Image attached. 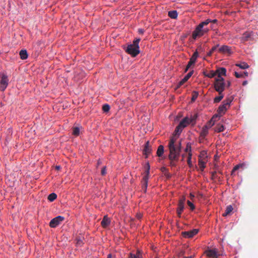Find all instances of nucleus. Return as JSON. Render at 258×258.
Listing matches in <instances>:
<instances>
[{
  "label": "nucleus",
  "mask_w": 258,
  "mask_h": 258,
  "mask_svg": "<svg viewBox=\"0 0 258 258\" xmlns=\"http://www.w3.org/2000/svg\"><path fill=\"white\" fill-rule=\"evenodd\" d=\"M169 154L168 158L170 160H177L180 155L181 148V141H176V137H172L168 144Z\"/></svg>",
  "instance_id": "f257e3e1"
},
{
  "label": "nucleus",
  "mask_w": 258,
  "mask_h": 258,
  "mask_svg": "<svg viewBox=\"0 0 258 258\" xmlns=\"http://www.w3.org/2000/svg\"><path fill=\"white\" fill-rule=\"evenodd\" d=\"M210 19H207L200 23L196 27L195 30L192 33V37L195 40L198 37H200L203 36L205 33L209 31V29L206 27V26L210 23Z\"/></svg>",
  "instance_id": "f03ea898"
},
{
  "label": "nucleus",
  "mask_w": 258,
  "mask_h": 258,
  "mask_svg": "<svg viewBox=\"0 0 258 258\" xmlns=\"http://www.w3.org/2000/svg\"><path fill=\"white\" fill-rule=\"evenodd\" d=\"M140 41V38L134 40L132 44L128 45L125 51L133 57L136 56L140 53L139 43Z\"/></svg>",
  "instance_id": "7ed1b4c3"
},
{
  "label": "nucleus",
  "mask_w": 258,
  "mask_h": 258,
  "mask_svg": "<svg viewBox=\"0 0 258 258\" xmlns=\"http://www.w3.org/2000/svg\"><path fill=\"white\" fill-rule=\"evenodd\" d=\"M214 84V88L218 93H221V92H223L224 91L226 83L224 82V79L223 77L215 78Z\"/></svg>",
  "instance_id": "20e7f679"
},
{
  "label": "nucleus",
  "mask_w": 258,
  "mask_h": 258,
  "mask_svg": "<svg viewBox=\"0 0 258 258\" xmlns=\"http://www.w3.org/2000/svg\"><path fill=\"white\" fill-rule=\"evenodd\" d=\"M0 90L2 91H4L8 85L9 79L8 78V76L4 73L0 74Z\"/></svg>",
  "instance_id": "39448f33"
},
{
  "label": "nucleus",
  "mask_w": 258,
  "mask_h": 258,
  "mask_svg": "<svg viewBox=\"0 0 258 258\" xmlns=\"http://www.w3.org/2000/svg\"><path fill=\"white\" fill-rule=\"evenodd\" d=\"M197 117V115H194L190 119L188 117H185L180 121L178 125L183 129L185 127L187 126L190 123L195 122Z\"/></svg>",
  "instance_id": "423d86ee"
},
{
  "label": "nucleus",
  "mask_w": 258,
  "mask_h": 258,
  "mask_svg": "<svg viewBox=\"0 0 258 258\" xmlns=\"http://www.w3.org/2000/svg\"><path fill=\"white\" fill-rule=\"evenodd\" d=\"M64 218L61 216H58L52 219L49 222V226L51 228H55L59 225L63 221Z\"/></svg>",
  "instance_id": "0eeeda50"
},
{
  "label": "nucleus",
  "mask_w": 258,
  "mask_h": 258,
  "mask_svg": "<svg viewBox=\"0 0 258 258\" xmlns=\"http://www.w3.org/2000/svg\"><path fill=\"white\" fill-rule=\"evenodd\" d=\"M149 173V165H148V170L147 171V173L145 175H144L143 176L142 181V190H143L144 192H145V193L147 191V186H148Z\"/></svg>",
  "instance_id": "6e6552de"
},
{
  "label": "nucleus",
  "mask_w": 258,
  "mask_h": 258,
  "mask_svg": "<svg viewBox=\"0 0 258 258\" xmlns=\"http://www.w3.org/2000/svg\"><path fill=\"white\" fill-rule=\"evenodd\" d=\"M185 201V198L182 197L179 201L178 204V207L176 210L177 215L179 217H181V213L184 208V202Z\"/></svg>",
  "instance_id": "1a4fd4ad"
},
{
  "label": "nucleus",
  "mask_w": 258,
  "mask_h": 258,
  "mask_svg": "<svg viewBox=\"0 0 258 258\" xmlns=\"http://www.w3.org/2000/svg\"><path fill=\"white\" fill-rule=\"evenodd\" d=\"M199 230L194 229L190 231L182 232V236L185 238H192L198 233Z\"/></svg>",
  "instance_id": "9d476101"
},
{
  "label": "nucleus",
  "mask_w": 258,
  "mask_h": 258,
  "mask_svg": "<svg viewBox=\"0 0 258 258\" xmlns=\"http://www.w3.org/2000/svg\"><path fill=\"white\" fill-rule=\"evenodd\" d=\"M205 253L208 258H218L219 256L216 249L207 250Z\"/></svg>",
  "instance_id": "9b49d317"
},
{
  "label": "nucleus",
  "mask_w": 258,
  "mask_h": 258,
  "mask_svg": "<svg viewBox=\"0 0 258 258\" xmlns=\"http://www.w3.org/2000/svg\"><path fill=\"white\" fill-rule=\"evenodd\" d=\"M194 71L189 72L177 84V88H179L183 85L192 76Z\"/></svg>",
  "instance_id": "f8f14e48"
},
{
  "label": "nucleus",
  "mask_w": 258,
  "mask_h": 258,
  "mask_svg": "<svg viewBox=\"0 0 258 258\" xmlns=\"http://www.w3.org/2000/svg\"><path fill=\"white\" fill-rule=\"evenodd\" d=\"M219 52L222 53H228L229 54L232 53L231 49L227 45H223L219 49Z\"/></svg>",
  "instance_id": "ddd939ff"
},
{
  "label": "nucleus",
  "mask_w": 258,
  "mask_h": 258,
  "mask_svg": "<svg viewBox=\"0 0 258 258\" xmlns=\"http://www.w3.org/2000/svg\"><path fill=\"white\" fill-rule=\"evenodd\" d=\"M215 72L216 73L217 76L216 78H219V77H222V76H225L226 75V69L224 68H220Z\"/></svg>",
  "instance_id": "4468645a"
},
{
  "label": "nucleus",
  "mask_w": 258,
  "mask_h": 258,
  "mask_svg": "<svg viewBox=\"0 0 258 258\" xmlns=\"http://www.w3.org/2000/svg\"><path fill=\"white\" fill-rule=\"evenodd\" d=\"M151 151L152 150L150 146L149 141H147L145 145V147L143 150L144 154L146 155V158H147L150 154Z\"/></svg>",
  "instance_id": "2eb2a0df"
},
{
  "label": "nucleus",
  "mask_w": 258,
  "mask_h": 258,
  "mask_svg": "<svg viewBox=\"0 0 258 258\" xmlns=\"http://www.w3.org/2000/svg\"><path fill=\"white\" fill-rule=\"evenodd\" d=\"M110 223V220L107 217V216H104L101 222V226L103 228H106L107 227Z\"/></svg>",
  "instance_id": "dca6fc26"
},
{
  "label": "nucleus",
  "mask_w": 258,
  "mask_h": 258,
  "mask_svg": "<svg viewBox=\"0 0 258 258\" xmlns=\"http://www.w3.org/2000/svg\"><path fill=\"white\" fill-rule=\"evenodd\" d=\"M228 108L226 105L223 103L219 107L217 112L220 115H222L225 113Z\"/></svg>",
  "instance_id": "f3484780"
},
{
  "label": "nucleus",
  "mask_w": 258,
  "mask_h": 258,
  "mask_svg": "<svg viewBox=\"0 0 258 258\" xmlns=\"http://www.w3.org/2000/svg\"><path fill=\"white\" fill-rule=\"evenodd\" d=\"M233 210V208L231 205L228 206L226 208L225 212L224 213H223L222 216L224 217H226V216L229 215L231 213V212Z\"/></svg>",
  "instance_id": "a211bd4d"
},
{
  "label": "nucleus",
  "mask_w": 258,
  "mask_h": 258,
  "mask_svg": "<svg viewBox=\"0 0 258 258\" xmlns=\"http://www.w3.org/2000/svg\"><path fill=\"white\" fill-rule=\"evenodd\" d=\"M182 130L183 129L179 125H178L175 128V130L174 131V134L173 137L175 136L176 137V139H177L178 138L179 135L181 133Z\"/></svg>",
  "instance_id": "6ab92c4d"
},
{
  "label": "nucleus",
  "mask_w": 258,
  "mask_h": 258,
  "mask_svg": "<svg viewBox=\"0 0 258 258\" xmlns=\"http://www.w3.org/2000/svg\"><path fill=\"white\" fill-rule=\"evenodd\" d=\"M209 129L205 125L203 127L202 130L200 133V136L204 138L208 134Z\"/></svg>",
  "instance_id": "aec40b11"
},
{
  "label": "nucleus",
  "mask_w": 258,
  "mask_h": 258,
  "mask_svg": "<svg viewBox=\"0 0 258 258\" xmlns=\"http://www.w3.org/2000/svg\"><path fill=\"white\" fill-rule=\"evenodd\" d=\"M82 127L74 126L73 127V135L75 136H78L80 135V130Z\"/></svg>",
  "instance_id": "412c9836"
},
{
  "label": "nucleus",
  "mask_w": 258,
  "mask_h": 258,
  "mask_svg": "<svg viewBox=\"0 0 258 258\" xmlns=\"http://www.w3.org/2000/svg\"><path fill=\"white\" fill-rule=\"evenodd\" d=\"M19 54L20 56V58L22 59H25L28 57L27 52L26 50H25V49L21 50L20 51Z\"/></svg>",
  "instance_id": "4be33fe9"
},
{
  "label": "nucleus",
  "mask_w": 258,
  "mask_h": 258,
  "mask_svg": "<svg viewBox=\"0 0 258 258\" xmlns=\"http://www.w3.org/2000/svg\"><path fill=\"white\" fill-rule=\"evenodd\" d=\"M251 37V34L249 32L244 33L241 37V40L243 42L247 41Z\"/></svg>",
  "instance_id": "5701e85b"
},
{
  "label": "nucleus",
  "mask_w": 258,
  "mask_h": 258,
  "mask_svg": "<svg viewBox=\"0 0 258 258\" xmlns=\"http://www.w3.org/2000/svg\"><path fill=\"white\" fill-rule=\"evenodd\" d=\"M164 153V147L163 145H160L157 151V155L158 157H161Z\"/></svg>",
  "instance_id": "b1692460"
},
{
  "label": "nucleus",
  "mask_w": 258,
  "mask_h": 258,
  "mask_svg": "<svg viewBox=\"0 0 258 258\" xmlns=\"http://www.w3.org/2000/svg\"><path fill=\"white\" fill-rule=\"evenodd\" d=\"M178 14L176 11H171L168 12V16L172 19H176L177 17Z\"/></svg>",
  "instance_id": "393cba45"
},
{
  "label": "nucleus",
  "mask_w": 258,
  "mask_h": 258,
  "mask_svg": "<svg viewBox=\"0 0 258 258\" xmlns=\"http://www.w3.org/2000/svg\"><path fill=\"white\" fill-rule=\"evenodd\" d=\"M236 66L242 69H245L249 68V66L247 64V63H246L245 62H242L239 63H236Z\"/></svg>",
  "instance_id": "a878e982"
},
{
  "label": "nucleus",
  "mask_w": 258,
  "mask_h": 258,
  "mask_svg": "<svg viewBox=\"0 0 258 258\" xmlns=\"http://www.w3.org/2000/svg\"><path fill=\"white\" fill-rule=\"evenodd\" d=\"M219 96L216 97L214 99V103H218L224 97V95L222 93V92H221V93H219Z\"/></svg>",
  "instance_id": "bb28decb"
},
{
  "label": "nucleus",
  "mask_w": 258,
  "mask_h": 258,
  "mask_svg": "<svg viewBox=\"0 0 258 258\" xmlns=\"http://www.w3.org/2000/svg\"><path fill=\"white\" fill-rule=\"evenodd\" d=\"M224 127L223 125L220 124H217L215 128V132H217L218 133L223 132L224 131Z\"/></svg>",
  "instance_id": "cd10ccee"
},
{
  "label": "nucleus",
  "mask_w": 258,
  "mask_h": 258,
  "mask_svg": "<svg viewBox=\"0 0 258 258\" xmlns=\"http://www.w3.org/2000/svg\"><path fill=\"white\" fill-rule=\"evenodd\" d=\"M57 198V195L55 193H51L50 194L47 198L48 200H49L50 202H53L54 200H55Z\"/></svg>",
  "instance_id": "c85d7f7f"
},
{
  "label": "nucleus",
  "mask_w": 258,
  "mask_h": 258,
  "mask_svg": "<svg viewBox=\"0 0 258 258\" xmlns=\"http://www.w3.org/2000/svg\"><path fill=\"white\" fill-rule=\"evenodd\" d=\"M206 161H204L203 159H199V165L201 169V170H203L205 168Z\"/></svg>",
  "instance_id": "c756f323"
},
{
  "label": "nucleus",
  "mask_w": 258,
  "mask_h": 258,
  "mask_svg": "<svg viewBox=\"0 0 258 258\" xmlns=\"http://www.w3.org/2000/svg\"><path fill=\"white\" fill-rule=\"evenodd\" d=\"M205 75L206 77H208V78H214L216 76V73L215 71H210V72L208 74H205Z\"/></svg>",
  "instance_id": "7c9ffc66"
},
{
  "label": "nucleus",
  "mask_w": 258,
  "mask_h": 258,
  "mask_svg": "<svg viewBox=\"0 0 258 258\" xmlns=\"http://www.w3.org/2000/svg\"><path fill=\"white\" fill-rule=\"evenodd\" d=\"M215 121L213 120V118H212L206 125L205 126H207L208 129L210 128L214 124Z\"/></svg>",
  "instance_id": "2f4dec72"
},
{
  "label": "nucleus",
  "mask_w": 258,
  "mask_h": 258,
  "mask_svg": "<svg viewBox=\"0 0 258 258\" xmlns=\"http://www.w3.org/2000/svg\"><path fill=\"white\" fill-rule=\"evenodd\" d=\"M199 56V53L197 51H196L192 55L191 57H190V59L191 60H192L193 61L195 62L197 60V59Z\"/></svg>",
  "instance_id": "473e14b6"
},
{
  "label": "nucleus",
  "mask_w": 258,
  "mask_h": 258,
  "mask_svg": "<svg viewBox=\"0 0 258 258\" xmlns=\"http://www.w3.org/2000/svg\"><path fill=\"white\" fill-rule=\"evenodd\" d=\"M199 93L197 91H194L192 92L191 101L194 102L198 98Z\"/></svg>",
  "instance_id": "72a5a7b5"
},
{
  "label": "nucleus",
  "mask_w": 258,
  "mask_h": 258,
  "mask_svg": "<svg viewBox=\"0 0 258 258\" xmlns=\"http://www.w3.org/2000/svg\"><path fill=\"white\" fill-rule=\"evenodd\" d=\"M232 100L233 99H231L230 98H227L223 102V103L226 105L228 107H229L230 105V103L232 101Z\"/></svg>",
  "instance_id": "f704fd0d"
},
{
  "label": "nucleus",
  "mask_w": 258,
  "mask_h": 258,
  "mask_svg": "<svg viewBox=\"0 0 258 258\" xmlns=\"http://www.w3.org/2000/svg\"><path fill=\"white\" fill-rule=\"evenodd\" d=\"M191 156H192V153H190L188 154L187 162L189 167H191V166H192Z\"/></svg>",
  "instance_id": "c9c22d12"
},
{
  "label": "nucleus",
  "mask_w": 258,
  "mask_h": 258,
  "mask_svg": "<svg viewBox=\"0 0 258 258\" xmlns=\"http://www.w3.org/2000/svg\"><path fill=\"white\" fill-rule=\"evenodd\" d=\"M184 151L185 152L188 153V154L191 153V145H190V143H188L186 144V148H185Z\"/></svg>",
  "instance_id": "e433bc0d"
},
{
  "label": "nucleus",
  "mask_w": 258,
  "mask_h": 258,
  "mask_svg": "<svg viewBox=\"0 0 258 258\" xmlns=\"http://www.w3.org/2000/svg\"><path fill=\"white\" fill-rule=\"evenodd\" d=\"M102 109L104 112H107L110 109V106L107 104H104L102 106Z\"/></svg>",
  "instance_id": "4c0bfd02"
},
{
  "label": "nucleus",
  "mask_w": 258,
  "mask_h": 258,
  "mask_svg": "<svg viewBox=\"0 0 258 258\" xmlns=\"http://www.w3.org/2000/svg\"><path fill=\"white\" fill-rule=\"evenodd\" d=\"M243 166L242 164H238V165H236V166H234V167L233 168V169H232V172H231V174H233V173L236 171V170H237L240 167H242Z\"/></svg>",
  "instance_id": "58836bf2"
},
{
  "label": "nucleus",
  "mask_w": 258,
  "mask_h": 258,
  "mask_svg": "<svg viewBox=\"0 0 258 258\" xmlns=\"http://www.w3.org/2000/svg\"><path fill=\"white\" fill-rule=\"evenodd\" d=\"M218 46H219V44H218V45H216V46H215L213 47L212 48V49H211V50H210V51H209V52L208 53V55L209 56L211 55V54L213 53V52H214V51H215V50H216Z\"/></svg>",
  "instance_id": "ea45409f"
},
{
  "label": "nucleus",
  "mask_w": 258,
  "mask_h": 258,
  "mask_svg": "<svg viewBox=\"0 0 258 258\" xmlns=\"http://www.w3.org/2000/svg\"><path fill=\"white\" fill-rule=\"evenodd\" d=\"M234 75H235V76L237 78H240L243 77V74L242 73H237L236 72H235Z\"/></svg>",
  "instance_id": "a19ab883"
},
{
  "label": "nucleus",
  "mask_w": 258,
  "mask_h": 258,
  "mask_svg": "<svg viewBox=\"0 0 258 258\" xmlns=\"http://www.w3.org/2000/svg\"><path fill=\"white\" fill-rule=\"evenodd\" d=\"M128 258H140L139 255L130 253L128 256Z\"/></svg>",
  "instance_id": "79ce46f5"
},
{
  "label": "nucleus",
  "mask_w": 258,
  "mask_h": 258,
  "mask_svg": "<svg viewBox=\"0 0 258 258\" xmlns=\"http://www.w3.org/2000/svg\"><path fill=\"white\" fill-rule=\"evenodd\" d=\"M187 203L191 210H194L195 209V206L191 202L187 201Z\"/></svg>",
  "instance_id": "37998d69"
},
{
  "label": "nucleus",
  "mask_w": 258,
  "mask_h": 258,
  "mask_svg": "<svg viewBox=\"0 0 258 258\" xmlns=\"http://www.w3.org/2000/svg\"><path fill=\"white\" fill-rule=\"evenodd\" d=\"M212 179H214L218 178L216 171H214L212 173Z\"/></svg>",
  "instance_id": "c03bdc74"
},
{
  "label": "nucleus",
  "mask_w": 258,
  "mask_h": 258,
  "mask_svg": "<svg viewBox=\"0 0 258 258\" xmlns=\"http://www.w3.org/2000/svg\"><path fill=\"white\" fill-rule=\"evenodd\" d=\"M101 173V175H103V176L105 175L106 174V167L105 166L103 167L102 168Z\"/></svg>",
  "instance_id": "a18cd8bd"
},
{
  "label": "nucleus",
  "mask_w": 258,
  "mask_h": 258,
  "mask_svg": "<svg viewBox=\"0 0 258 258\" xmlns=\"http://www.w3.org/2000/svg\"><path fill=\"white\" fill-rule=\"evenodd\" d=\"M195 63V62H194L192 60H191L190 59L189 61L188 62L187 65L190 66V67H191V66L193 65Z\"/></svg>",
  "instance_id": "49530a36"
},
{
  "label": "nucleus",
  "mask_w": 258,
  "mask_h": 258,
  "mask_svg": "<svg viewBox=\"0 0 258 258\" xmlns=\"http://www.w3.org/2000/svg\"><path fill=\"white\" fill-rule=\"evenodd\" d=\"M161 170L162 172H165L167 171V169L166 167H162L161 168Z\"/></svg>",
  "instance_id": "de8ad7c7"
},
{
  "label": "nucleus",
  "mask_w": 258,
  "mask_h": 258,
  "mask_svg": "<svg viewBox=\"0 0 258 258\" xmlns=\"http://www.w3.org/2000/svg\"><path fill=\"white\" fill-rule=\"evenodd\" d=\"M136 217L138 219H140L142 217V214H141V213L137 214Z\"/></svg>",
  "instance_id": "09e8293b"
},
{
  "label": "nucleus",
  "mask_w": 258,
  "mask_h": 258,
  "mask_svg": "<svg viewBox=\"0 0 258 258\" xmlns=\"http://www.w3.org/2000/svg\"><path fill=\"white\" fill-rule=\"evenodd\" d=\"M230 85H231V82H230V81H227V82H226V87H230Z\"/></svg>",
  "instance_id": "8fccbe9b"
},
{
  "label": "nucleus",
  "mask_w": 258,
  "mask_h": 258,
  "mask_svg": "<svg viewBox=\"0 0 258 258\" xmlns=\"http://www.w3.org/2000/svg\"><path fill=\"white\" fill-rule=\"evenodd\" d=\"M211 20V21L210 23H216L217 22V20H216V19H214L213 20Z\"/></svg>",
  "instance_id": "3c124183"
},
{
  "label": "nucleus",
  "mask_w": 258,
  "mask_h": 258,
  "mask_svg": "<svg viewBox=\"0 0 258 258\" xmlns=\"http://www.w3.org/2000/svg\"><path fill=\"white\" fill-rule=\"evenodd\" d=\"M138 32L140 34H143L144 33V30L142 29H139Z\"/></svg>",
  "instance_id": "603ef678"
},
{
  "label": "nucleus",
  "mask_w": 258,
  "mask_h": 258,
  "mask_svg": "<svg viewBox=\"0 0 258 258\" xmlns=\"http://www.w3.org/2000/svg\"><path fill=\"white\" fill-rule=\"evenodd\" d=\"M220 115L218 113V114H215L213 117L212 118H213V119L215 118H216V117H218L219 116H220Z\"/></svg>",
  "instance_id": "864d4df0"
},
{
  "label": "nucleus",
  "mask_w": 258,
  "mask_h": 258,
  "mask_svg": "<svg viewBox=\"0 0 258 258\" xmlns=\"http://www.w3.org/2000/svg\"><path fill=\"white\" fill-rule=\"evenodd\" d=\"M190 67V66H189L187 65V66H186V68H185V69L184 72H186L188 71V70L189 69V68Z\"/></svg>",
  "instance_id": "5fc2aeb1"
},
{
  "label": "nucleus",
  "mask_w": 258,
  "mask_h": 258,
  "mask_svg": "<svg viewBox=\"0 0 258 258\" xmlns=\"http://www.w3.org/2000/svg\"><path fill=\"white\" fill-rule=\"evenodd\" d=\"M190 67V66H189L187 65V66H186V68H185V69L184 72H186L188 71V70L189 69V68Z\"/></svg>",
  "instance_id": "6e6d98bb"
},
{
  "label": "nucleus",
  "mask_w": 258,
  "mask_h": 258,
  "mask_svg": "<svg viewBox=\"0 0 258 258\" xmlns=\"http://www.w3.org/2000/svg\"><path fill=\"white\" fill-rule=\"evenodd\" d=\"M170 161H171V162H170V165H171V166H175V164L173 162L174 160H170Z\"/></svg>",
  "instance_id": "4d7b16f0"
},
{
  "label": "nucleus",
  "mask_w": 258,
  "mask_h": 258,
  "mask_svg": "<svg viewBox=\"0 0 258 258\" xmlns=\"http://www.w3.org/2000/svg\"><path fill=\"white\" fill-rule=\"evenodd\" d=\"M247 84V81H244L242 83V85L243 86L246 85Z\"/></svg>",
  "instance_id": "13d9d810"
},
{
  "label": "nucleus",
  "mask_w": 258,
  "mask_h": 258,
  "mask_svg": "<svg viewBox=\"0 0 258 258\" xmlns=\"http://www.w3.org/2000/svg\"><path fill=\"white\" fill-rule=\"evenodd\" d=\"M82 243V241L81 240H78L77 242V244L81 245Z\"/></svg>",
  "instance_id": "bf43d9fd"
},
{
  "label": "nucleus",
  "mask_w": 258,
  "mask_h": 258,
  "mask_svg": "<svg viewBox=\"0 0 258 258\" xmlns=\"http://www.w3.org/2000/svg\"><path fill=\"white\" fill-rule=\"evenodd\" d=\"M243 75H244L245 76H248V73L246 72H244L243 73H242Z\"/></svg>",
  "instance_id": "052dcab7"
},
{
  "label": "nucleus",
  "mask_w": 258,
  "mask_h": 258,
  "mask_svg": "<svg viewBox=\"0 0 258 258\" xmlns=\"http://www.w3.org/2000/svg\"><path fill=\"white\" fill-rule=\"evenodd\" d=\"M112 257V255L111 254H109L108 255H107V258H111Z\"/></svg>",
  "instance_id": "680f3d73"
},
{
  "label": "nucleus",
  "mask_w": 258,
  "mask_h": 258,
  "mask_svg": "<svg viewBox=\"0 0 258 258\" xmlns=\"http://www.w3.org/2000/svg\"><path fill=\"white\" fill-rule=\"evenodd\" d=\"M55 168L57 170H59L60 167L59 166H56Z\"/></svg>",
  "instance_id": "e2e57ef3"
},
{
  "label": "nucleus",
  "mask_w": 258,
  "mask_h": 258,
  "mask_svg": "<svg viewBox=\"0 0 258 258\" xmlns=\"http://www.w3.org/2000/svg\"><path fill=\"white\" fill-rule=\"evenodd\" d=\"M165 174L166 176H167L169 177V174H168V173H167V174H166V173H165Z\"/></svg>",
  "instance_id": "0e129e2a"
},
{
  "label": "nucleus",
  "mask_w": 258,
  "mask_h": 258,
  "mask_svg": "<svg viewBox=\"0 0 258 258\" xmlns=\"http://www.w3.org/2000/svg\"><path fill=\"white\" fill-rule=\"evenodd\" d=\"M190 196H191V197H194V196L191 194H190Z\"/></svg>",
  "instance_id": "69168bd1"
},
{
  "label": "nucleus",
  "mask_w": 258,
  "mask_h": 258,
  "mask_svg": "<svg viewBox=\"0 0 258 258\" xmlns=\"http://www.w3.org/2000/svg\"><path fill=\"white\" fill-rule=\"evenodd\" d=\"M184 155H182V157L184 158Z\"/></svg>",
  "instance_id": "338daca9"
},
{
  "label": "nucleus",
  "mask_w": 258,
  "mask_h": 258,
  "mask_svg": "<svg viewBox=\"0 0 258 258\" xmlns=\"http://www.w3.org/2000/svg\"><path fill=\"white\" fill-rule=\"evenodd\" d=\"M184 258H191V257H184Z\"/></svg>",
  "instance_id": "774afa93"
}]
</instances>
